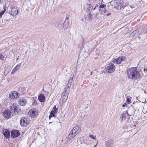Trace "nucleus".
I'll list each match as a JSON object with an SVG mask.
<instances>
[{
    "instance_id": "nucleus-19",
    "label": "nucleus",
    "mask_w": 147,
    "mask_h": 147,
    "mask_svg": "<svg viewBox=\"0 0 147 147\" xmlns=\"http://www.w3.org/2000/svg\"><path fill=\"white\" fill-rule=\"evenodd\" d=\"M21 66V65H17L15 67L14 69L12 70L11 74H13L18 70Z\"/></svg>"
},
{
    "instance_id": "nucleus-33",
    "label": "nucleus",
    "mask_w": 147,
    "mask_h": 147,
    "mask_svg": "<svg viewBox=\"0 0 147 147\" xmlns=\"http://www.w3.org/2000/svg\"><path fill=\"white\" fill-rule=\"evenodd\" d=\"M127 105V104L126 103H123L122 105V107H125Z\"/></svg>"
},
{
    "instance_id": "nucleus-37",
    "label": "nucleus",
    "mask_w": 147,
    "mask_h": 147,
    "mask_svg": "<svg viewBox=\"0 0 147 147\" xmlns=\"http://www.w3.org/2000/svg\"><path fill=\"white\" fill-rule=\"evenodd\" d=\"M144 33L147 34V28L146 29V32Z\"/></svg>"
},
{
    "instance_id": "nucleus-21",
    "label": "nucleus",
    "mask_w": 147,
    "mask_h": 147,
    "mask_svg": "<svg viewBox=\"0 0 147 147\" xmlns=\"http://www.w3.org/2000/svg\"><path fill=\"white\" fill-rule=\"evenodd\" d=\"M69 23L65 22L63 24V28L65 29H67L69 26Z\"/></svg>"
},
{
    "instance_id": "nucleus-36",
    "label": "nucleus",
    "mask_w": 147,
    "mask_h": 147,
    "mask_svg": "<svg viewBox=\"0 0 147 147\" xmlns=\"http://www.w3.org/2000/svg\"><path fill=\"white\" fill-rule=\"evenodd\" d=\"M144 71H147V68L146 69H145V68H144Z\"/></svg>"
},
{
    "instance_id": "nucleus-3",
    "label": "nucleus",
    "mask_w": 147,
    "mask_h": 147,
    "mask_svg": "<svg viewBox=\"0 0 147 147\" xmlns=\"http://www.w3.org/2000/svg\"><path fill=\"white\" fill-rule=\"evenodd\" d=\"M73 79L72 77L70 78L67 85L64 88V92L66 93L67 94H68L69 93L70 88L71 87L72 82L73 81Z\"/></svg>"
},
{
    "instance_id": "nucleus-2",
    "label": "nucleus",
    "mask_w": 147,
    "mask_h": 147,
    "mask_svg": "<svg viewBox=\"0 0 147 147\" xmlns=\"http://www.w3.org/2000/svg\"><path fill=\"white\" fill-rule=\"evenodd\" d=\"M126 6V4L123 1H119L117 0L116 2H115L114 7L119 10L123 9Z\"/></svg>"
},
{
    "instance_id": "nucleus-23",
    "label": "nucleus",
    "mask_w": 147,
    "mask_h": 147,
    "mask_svg": "<svg viewBox=\"0 0 147 147\" xmlns=\"http://www.w3.org/2000/svg\"><path fill=\"white\" fill-rule=\"evenodd\" d=\"M106 6V5H104L102 3H101V4L100 5L99 7V10L100 11H102V10H101V9L102 8H104L105 9V7Z\"/></svg>"
},
{
    "instance_id": "nucleus-38",
    "label": "nucleus",
    "mask_w": 147,
    "mask_h": 147,
    "mask_svg": "<svg viewBox=\"0 0 147 147\" xmlns=\"http://www.w3.org/2000/svg\"><path fill=\"white\" fill-rule=\"evenodd\" d=\"M111 15V13H108L107 16H109Z\"/></svg>"
},
{
    "instance_id": "nucleus-40",
    "label": "nucleus",
    "mask_w": 147,
    "mask_h": 147,
    "mask_svg": "<svg viewBox=\"0 0 147 147\" xmlns=\"http://www.w3.org/2000/svg\"><path fill=\"white\" fill-rule=\"evenodd\" d=\"M92 72H91V73H90V75H92Z\"/></svg>"
},
{
    "instance_id": "nucleus-22",
    "label": "nucleus",
    "mask_w": 147,
    "mask_h": 147,
    "mask_svg": "<svg viewBox=\"0 0 147 147\" xmlns=\"http://www.w3.org/2000/svg\"><path fill=\"white\" fill-rule=\"evenodd\" d=\"M4 10H0V18H1L3 15L4 13L6 11V8L5 7H3Z\"/></svg>"
},
{
    "instance_id": "nucleus-29",
    "label": "nucleus",
    "mask_w": 147,
    "mask_h": 147,
    "mask_svg": "<svg viewBox=\"0 0 147 147\" xmlns=\"http://www.w3.org/2000/svg\"><path fill=\"white\" fill-rule=\"evenodd\" d=\"M82 142L80 139L79 138L77 139V142L78 144H81Z\"/></svg>"
},
{
    "instance_id": "nucleus-11",
    "label": "nucleus",
    "mask_w": 147,
    "mask_h": 147,
    "mask_svg": "<svg viewBox=\"0 0 147 147\" xmlns=\"http://www.w3.org/2000/svg\"><path fill=\"white\" fill-rule=\"evenodd\" d=\"M3 115L4 117L6 119H9L11 115V113L10 110H5L3 112Z\"/></svg>"
},
{
    "instance_id": "nucleus-8",
    "label": "nucleus",
    "mask_w": 147,
    "mask_h": 147,
    "mask_svg": "<svg viewBox=\"0 0 147 147\" xmlns=\"http://www.w3.org/2000/svg\"><path fill=\"white\" fill-rule=\"evenodd\" d=\"M18 97V94L16 91H13L9 94L10 98L12 99H14L15 98H17Z\"/></svg>"
},
{
    "instance_id": "nucleus-25",
    "label": "nucleus",
    "mask_w": 147,
    "mask_h": 147,
    "mask_svg": "<svg viewBox=\"0 0 147 147\" xmlns=\"http://www.w3.org/2000/svg\"><path fill=\"white\" fill-rule=\"evenodd\" d=\"M126 117L125 114V113H123L121 115V118L122 120H123L124 119H125Z\"/></svg>"
},
{
    "instance_id": "nucleus-10",
    "label": "nucleus",
    "mask_w": 147,
    "mask_h": 147,
    "mask_svg": "<svg viewBox=\"0 0 147 147\" xmlns=\"http://www.w3.org/2000/svg\"><path fill=\"white\" fill-rule=\"evenodd\" d=\"M10 107L11 110L15 113L16 112L18 113L20 110V109L17 106L16 104L15 103L12 105Z\"/></svg>"
},
{
    "instance_id": "nucleus-15",
    "label": "nucleus",
    "mask_w": 147,
    "mask_h": 147,
    "mask_svg": "<svg viewBox=\"0 0 147 147\" xmlns=\"http://www.w3.org/2000/svg\"><path fill=\"white\" fill-rule=\"evenodd\" d=\"M27 101L26 100L23 98H21L18 101L19 104L21 106H24L26 104Z\"/></svg>"
},
{
    "instance_id": "nucleus-6",
    "label": "nucleus",
    "mask_w": 147,
    "mask_h": 147,
    "mask_svg": "<svg viewBox=\"0 0 147 147\" xmlns=\"http://www.w3.org/2000/svg\"><path fill=\"white\" fill-rule=\"evenodd\" d=\"M106 72L107 73H112L115 70V67L112 63H110L106 67Z\"/></svg>"
},
{
    "instance_id": "nucleus-43",
    "label": "nucleus",
    "mask_w": 147,
    "mask_h": 147,
    "mask_svg": "<svg viewBox=\"0 0 147 147\" xmlns=\"http://www.w3.org/2000/svg\"><path fill=\"white\" fill-rule=\"evenodd\" d=\"M96 7H95L94 8V9H95Z\"/></svg>"
},
{
    "instance_id": "nucleus-13",
    "label": "nucleus",
    "mask_w": 147,
    "mask_h": 147,
    "mask_svg": "<svg viewBox=\"0 0 147 147\" xmlns=\"http://www.w3.org/2000/svg\"><path fill=\"white\" fill-rule=\"evenodd\" d=\"M18 10L16 8H13L11 11H9V13L13 17L18 15Z\"/></svg>"
},
{
    "instance_id": "nucleus-39",
    "label": "nucleus",
    "mask_w": 147,
    "mask_h": 147,
    "mask_svg": "<svg viewBox=\"0 0 147 147\" xmlns=\"http://www.w3.org/2000/svg\"><path fill=\"white\" fill-rule=\"evenodd\" d=\"M2 1V0H0V4L1 3Z\"/></svg>"
},
{
    "instance_id": "nucleus-27",
    "label": "nucleus",
    "mask_w": 147,
    "mask_h": 147,
    "mask_svg": "<svg viewBox=\"0 0 147 147\" xmlns=\"http://www.w3.org/2000/svg\"><path fill=\"white\" fill-rule=\"evenodd\" d=\"M57 109H56L55 110H52L51 112L50 113L55 114V113H56L57 112Z\"/></svg>"
},
{
    "instance_id": "nucleus-32",
    "label": "nucleus",
    "mask_w": 147,
    "mask_h": 147,
    "mask_svg": "<svg viewBox=\"0 0 147 147\" xmlns=\"http://www.w3.org/2000/svg\"><path fill=\"white\" fill-rule=\"evenodd\" d=\"M69 16L68 17H66L65 22L68 23V20L69 18Z\"/></svg>"
},
{
    "instance_id": "nucleus-31",
    "label": "nucleus",
    "mask_w": 147,
    "mask_h": 147,
    "mask_svg": "<svg viewBox=\"0 0 147 147\" xmlns=\"http://www.w3.org/2000/svg\"><path fill=\"white\" fill-rule=\"evenodd\" d=\"M4 57L1 53H0V59L1 60L3 59Z\"/></svg>"
},
{
    "instance_id": "nucleus-35",
    "label": "nucleus",
    "mask_w": 147,
    "mask_h": 147,
    "mask_svg": "<svg viewBox=\"0 0 147 147\" xmlns=\"http://www.w3.org/2000/svg\"><path fill=\"white\" fill-rule=\"evenodd\" d=\"M105 10H104V11H102V12L101 13V14H104L105 13Z\"/></svg>"
},
{
    "instance_id": "nucleus-12",
    "label": "nucleus",
    "mask_w": 147,
    "mask_h": 147,
    "mask_svg": "<svg viewBox=\"0 0 147 147\" xmlns=\"http://www.w3.org/2000/svg\"><path fill=\"white\" fill-rule=\"evenodd\" d=\"M81 129L79 126H76L71 131L72 133L76 135L80 131Z\"/></svg>"
},
{
    "instance_id": "nucleus-16",
    "label": "nucleus",
    "mask_w": 147,
    "mask_h": 147,
    "mask_svg": "<svg viewBox=\"0 0 147 147\" xmlns=\"http://www.w3.org/2000/svg\"><path fill=\"white\" fill-rule=\"evenodd\" d=\"M38 99L40 102H44L45 101V97L42 94H41L38 96Z\"/></svg>"
},
{
    "instance_id": "nucleus-28",
    "label": "nucleus",
    "mask_w": 147,
    "mask_h": 147,
    "mask_svg": "<svg viewBox=\"0 0 147 147\" xmlns=\"http://www.w3.org/2000/svg\"><path fill=\"white\" fill-rule=\"evenodd\" d=\"M89 137L92 138V139H95L96 136H94L93 135H91V134L89 136Z\"/></svg>"
},
{
    "instance_id": "nucleus-5",
    "label": "nucleus",
    "mask_w": 147,
    "mask_h": 147,
    "mask_svg": "<svg viewBox=\"0 0 147 147\" xmlns=\"http://www.w3.org/2000/svg\"><path fill=\"white\" fill-rule=\"evenodd\" d=\"M28 114L33 118L36 117L38 115L37 110L36 109H32L29 111Z\"/></svg>"
},
{
    "instance_id": "nucleus-24",
    "label": "nucleus",
    "mask_w": 147,
    "mask_h": 147,
    "mask_svg": "<svg viewBox=\"0 0 147 147\" xmlns=\"http://www.w3.org/2000/svg\"><path fill=\"white\" fill-rule=\"evenodd\" d=\"M127 98V100H126V102L127 103V104H129L131 103V97H126Z\"/></svg>"
},
{
    "instance_id": "nucleus-41",
    "label": "nucleus",
    "mask_w": 147,
    "mask_h": 147,
    "mask_svg": "<svg viewBox=\"0 0 147 147\" xmlns=\"http://www.w3.org/2000/svg\"><path fill=\"white\" fill-rule=\"evenodd\" d=\"M109 6H110V5H108V6H107V7H109Z\"/></svg>"
},
{
    "instance_id": "nucleus-30",
    "label": "nucleus",
    "mask_w": 147,
    "mask_h": 147,
    "mask_svg": "<svg viewBox=\"0 0 147 147\" xmlns=\"http://www.w3.org/2000/svg\"><path fill=\"white\" fill-rule=\"evenodd\" d=\"M87 5L88 6L87 8L88 10H92V9L90 8V7H91V5L90 4H89L88 5L87 4Z\"/></svg>"
},
{
    "instance_id": "nucleus-4",
    "label": "nucleus",
    "mask_w": 147,
    "mask_h": 147,
    "mask_svg": "<svg viewBox=\"0 0 147 147\" xmlns=\"http://www.w3.org/2000/svg\"><path fill=\"white\" fill-rule=\"evenodd\" d=\"M29 120L27 117H24L22 118L20 121V124L23 127L27 126L29 123Z\"/></svg>"
},
{
    "instance_id": "nucleus-9",
    "label": "nucleus",
    "mask_w": 147,
    "mask_h": 147,
    "mask_svg": "<svg viewBox=\"0 0 147 147\" xmlns=\"http://www.w3.org/2000/svg\"><path fill=\"white\" fill-rule=\"evenodd\" d=\"M11 133V136L13 138H16L20 135V132L18 130H13Z\"/></svg>"
},
{
    "instance_id": "nucleus-20",
    "label": "nucleus",
    "mask_w": 147,
    "mask_h": 147,
    "mask_svg": "<svg viewBox=\"0 0 147 147\" xmlns=\"http://www.w3.org/2000/svg\"><path fill=\"white\" fill-rule=\"evenodd\" d=\"M87 146V144L84 142H82L80 145H78L76 147H85Z\"/></svg>"
},
{
    "instance_id": "nucleus-34",
    "label": "nucleus",
    "mask_w": 147,
    "mask_h": 147,
    "mask_svg": "<svg viewBox=\"0 0 147 147\" xmlns=\"http://www.w3.org/2000/svg\"><path fill=\"white\" fill-rule=\"evenodd\" d=\"M56 109H57V108H56V106L55 105V106L53 107V110H55Z\"/></svg>"
},
{
    "instance_id": "nucleus-42",
    "label": "nucleus",
    "mask_w": 147,
    "mask_h": 147,
    "mask_svg": "<svg viewBox=\"0 0 147 147\" xmlns=\"http://www.w3.org/2000/svg\"><path fill=\"white\" fill-rule=\"evenodd\" d=\"M96 145H95V146H94V147H96Z\"/></svg>"
},
{
    "instance_id": "nucleus-7",
    "label": "nucleus",
    "mask_w": 147,
    "mask_h": 147,
    "mask_svg": "<svg viewBox=\"0 0 147 147\" xmlns=\"http://www.w3.org/2000/svg\"><path fill=\"white\" fill-rule=\"evenodd\" d=\"M125 59V57H119L114 59L113 61V62L117 64H120L122 61H124Z\"/></svg>"
},
{
    "instance_id": "nucleus-18",
    "label": "nucleus",
    "mask_w": 147,
    "mask_h": 147,
    "mask_svg": "<svg viewBox=\"0 0 147 147\" xmlns=\"http://www.w3.org/2000/svg\"><path fill=\"white\" fill-rule=\"evenodd\" d=\"M113 142L112 141L108 140L106 142L105 144L106 146L110 147H113Z\"/></svg>"
},
{
    "instance_id": "nucleus-14",
    "label": "nucleus",
    "mask_w": 147,
    "mask_h": 147,
    "mask_svg": "<svg viewBox=\"0 0 147 147\" xmlns=\"http://www.w3.org/2000/svg\"><path fill=\"white\" fill-rule=\"evenodd\" d=\"M3 134L4 136L7 138H9L10 137V132L7 129H5L3 131Z\"/></svg>"
},
{
    "instance_id": "nucleus-1",
    "label": "nucleus",
    "mask_w": 147,
    "mask_h": 147,
    "mask_svg": "<svg viewBox=\"0 0 147 147\" xmlns=\"http://www.w3.org/2000/svg\"><path fill=\"white\" fill-rule=\"evenodd\" d=\"M126 72L128 78L130 80H138L140 77V74L136 67H132L128 69Z\"/></svg>"
},
{
    "instance_id": "nucleus-26",
    "label": "nucleus",
    "mask_w": 147,
    "mask_h": 147,
    "mask_svg": "<svg viewBox=\"0 0 147 147\" xmlns=\"http://www.w3.org/2000/svg\"><path fill=\"white\" fill-rule=\"evenodd\" d=\"M55 117V114L50 113V114L49 116V118L50 119L51 118V117Z\"/></svg>"
},
{
    "instance_id": "nucleus-17",
    "label": "nucleus",
    "mask_w": 147,
    "mask_h": 147,
    "mask_svg": "<svg viewBox=\"0 0 147 147\" xmlns=\"http://www.w3.org/2000/svg\"><path fill=\"white\" fill-rule=\"evenodd\" d=\"M76 136L71 131L70 132L67 138H66V140H67V143L69 141V140H68V139L70 140L72 139L74 137Z\"/></svg>"
}]
</instances>
